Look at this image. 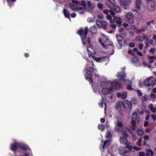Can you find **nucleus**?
I'll list each match as a JSON object with an SVG mask.
<instances>
[{
	"label": "nucleus",
	"instance_id": "37998d69",
	"mask_svg": "<svg viewBox=\"0 0 156 156\" xmlns=\"http://www.w3.org/2000/svg\"><path fill=\"white\" fill-rule=\"evenodd\" d=\"M135 32L137 34H140L141 33H142L141 31V29H136V30H135Z\"/></svg>",
	"mask_w": 156,
	"mask_h": 156
},
{
	"label": "nucleus",
	"instance_id": "4468645a",
	"mask_svg": "<svg viewBox=\"0 0 156 156\" xmlns=\"http://www.w3.org/2000/svg\"><path fill=\"white\" fill-rule=\"evenodd\" d=\"M123 124L122 122L118 121L115 125V129L118 132H121L122 129Z\"/></svg>",
	"mask_w": 156,
	"mask_h": 156
},
{
	"label": "nucleus",
	"instance_id": "bf43d9fd",
	"mask_svg": "<svg viewBox=\"0 0 156 156\" xmlns=\"http://www.w3.org/2000/svg\"><path fill=\"white\" fill-rule=\"evenodd\" d=\"M144 153L142 152H141L139 153V155L140 156H144Z\"/></svg>",
	"mask_w": 156,
	"mask_h": 156
},
{
	"label": "nucleus",
	"instance_id": "58836bf2",
	"mask_svg": "<svg viewBox=\"0 0 156 156\" xmlns=\"http://www.w3.org/2000/svg\"><path fill=\"white\" fill-rule=\"evenodd\" d=\"M95 20L94 19V17H89L87 20V21L90 23L93 22Z\"/></svg>",
	"mask_w": 156,
	"mask_h": 156
},
{
	"label": "nucleus",
	"instance_id": "c85d7f7f",
	"mask_svg": "<svg viewBox=\"0 0 156 156\" xmlns=\"http://www.w3.org/2000/svg\"><path fill=\"white\" fill-rule=\"evenodd\" d=\"M98 128L99 130L103 131L105 129V127L102 124H99L98 126Z\"/></svg>",
	"mask_w": 156,
	"mask_h": 156
},
{
	"label": "nucleus",
	"instance_id": "13d9d810",
	"mask_svg": "<svg viewBox=\"0 0 156 156\" xmlns=\"http://www.w3.org/2000/svg\"><path fill=\"white\" fill-rule=\"evenodd\" d=\"M128 53L129 54H131L132 55H133V52L131 50H129L128 51Z\"/></svg>",
	"mask_w": 156,
	"mask_h": 156
},
{
	"label": "nucleus",
	"instance_id": "b1692460",
	"mask_svg": "<svg viewBox=\"0 0 156 156\" xmlns=\"http://www.w3.org/2000/svg\"><path fill=\"white\" fill-rule=\"evenodd\" d=\"M63 12L65 16L69 19L70 18V13L66 9H64L63 10Z\"/></svg>",
	"mask_w": 156,
	"mask_h": 156
},
{
	"label": "nucleus",
	"instance_id": "0e129e2a",
	"mask_svg": "<svg viewBox=\"0 0 156 156\" xmlns=\"http://www.w3.org/2000/svg\"><path fill=\"white\" fill-rule=\"evenodd\" d=\"M100 121L102 123H104L105 121V119L104 118H101L100 119Z\"/></svg>",
	"mask_w": 156,
	"mask_h": 156
},
{
	"label": "nucleus",
	"instance_id": "f8f14e48",
	"mask_svg": "<svg viewBox=\"0 0 156 156\" xmlns=\"http://www.w3.org/2000/svg\"><path fill=\"white\" fill-rule=\"evenodd\" d=\"M97 25L99 27L103 28L104 29H106V26L108 24V23L104 20L99 21L97 20L96 21Z\"/></svg>",
	"mask_w": 156,
	"mask_h": 156
},
{
	"label": "nucleus",
	"instance_id": "a878e982",
	"mask_svg": "<svg viewBox=\"0 0 156 156\" xmlns=\"http://www.w3.org/2000/svg\"><path fill=\"white\" fill-rule=\"evenodd\" d=\"M80 5L82 6V7H81L80 6H79V8L80 10H81V9H85V8L86 6V2L84 1H82L81 2V4Z\"/></svg>",
	"mask_w": 156,
	"mask_h": 156
},
{
	"label": "nucleus",
	"instance_id": "f03ea898",
	"mask_svg": "<svg viewBox=\"0 0 156 156\" xmlns=\"http://www.w3.org/2000/svg\"><path fill=\"white\" fill-rule=\"evenodd\" d=\"M99 41L104 48H110L112 49V52L110 53L108 52L107 53L108 54L112 55L113 54L114 45L112 42H111L108 37H106L103 34H102L101 38H100Z\"/></svg>",
	"mask_w": 156,
	"mask_h": 156
},
{
	"label": "nucleus",
	"instance_id": "c03bdc74",
	"mask_svg": "<svg viewBox=\"0 0 156 156\" xmlns=\"http://www.w3.org/2000/svg\"><path fill=\"white\" fill-rule=\"evenodd\" d=\"M85 9H81V10H78V11H79V13L80 14H82L84 13L85 11Z\"/></svg>",
	"mask_w": 156,
	"mask_h": 156
},
{
	"label": "nucleus",
	"instance_id": "39448f33",
	"mask_svg": "<svg viewBox=\"0 0 156 156\" xmlns=\"http://www.w3.org/2000/svg\"><path fill=\"white\" fill-rule=\"evenodd\" d=\"M18 148L24 150H27L28 148V147L26 145L17 142L16 141L11 145V149L13 151H16L17 148Z\"/></svg>",
	"mask_w": 156,
	"mask_h": 156
},
{
	"label": "nucleus",
	"instance_id": "69168bd1",
	"mask_svg": "<svg viewBox=\"0 0 156 156\" xmlns=\"http://www.w3.org/2000/svg\"><path fill=\"white\" fill-rule=\"evenodd\" d=\"M144 139L145 140H147L149 139V137L147 135H145L144 136Z\"/></svg>",
	"mask_w": 156,
	"mask_h": 156
},
{
	"label": "nucleus",
	"instance_id": "412c9836",
	"mask_svg": "<svg viewBox=\"0 0 156 156\" xmlns=\"http://www.w3.org/2000/svg\"><path fill=\"white\" fill-rule=\"evenodd\" d=\"M119 154L121 155H124L125 154L127 151H126L125 149L122 147H120L119 148Z\"/></svg>",
	"mask_w": 156,
	"mask_h": 156
},
{
	"label": "nucleus",
	"instance_id": "72a5a7b5",
	"mask_svg": "<svg viewBox=\"0 0 156 156\" xmlns=\"http://www.w3.org/2000/svg\"><path fill=\"white\" fill-rule=\"evenodd\" d=\"M99 105L101 108H103V106L105 107V111L106 109V104L104 103V101H102L99 104Z\"/></svg>",
	"mask_w": 156,
	"mask_h": 156
},
{
	"label": "nucleus",
	"instance_id": "49530a36",
	"mask_svg": "<svg viewBox=\"0 0 156 156\" xmlns=\"http://www.w3.org/2000/svg\"><path fill=\"white\" fill-rule=\"evenodd\" d=\"M110 27H112V28H113L114 29H115L116 28V27L115 25L113 23H111L110 25Z\"/></svg>",
	"mask_w": 156,
	"mask_h": 156
},
{
	"label": "nucleus",
	"instance_id": "393cba45",
	"mask_svg": "<svg viewBox=\"0 0 156 156\" xmlns=\"http://www.w3.org/2000/svg\"><path fill=\"white\" fill-rule=\"evenodd\" d=\"M141 3V0H136L135 6L136 8L137 9H139L140 5Z\"/></svg>",
	"mask_w": 156,
	"mask_h": 156
},
{
	"label": "nucleus",
	"instance_id": "5701e85b",
	"mask_svg": "<svg viewBox=\"0 0 156 156\" xmlns=\"http://www.w3.org/2000/svg\"><path fill=\"white\" fill-rule=\"evenodd\" d=\"M110 140H107L105 141L104 143L103 147H102V151H103V150L104 148H107V147L109 146L110 144Z\"/></svg>",
	"mask_w": 156,
	"mask_h": 156
},
{
	"label": "nucleus",
	"instance_id": "680f3d73",
	"mask_svg": "<svg viewBox=\"0 0 156 156\" xmlns=\"http://www.w3.org/2000/svg\"><path fill=\"white\" fill-rule=\"evenodd\" d=\"M148 122H147L145 121V122L144 124V126L145 127H146L148 126Z\"/></svg>",
	"mask_w": 156,
	"mask_h": 156
},
{
	"label": "nucleus",
	"instance_id": "423d86ee",
	"mask_svg": "<svg viewBox=\"0 0 156 156\" xmlns=\"http://www.w3.org/2000/svg\"><path fill=\"white\" fill-rule=\"evenodd\" d=\"M137 113L136 112H134L132 115V118L131 122V126H130V128L133 131L135 130L136 128L135 120H136L138 123L140 121L139 119L137 117Z\"/></svg>",
	"mask_w": 156,
	"mask_h": 156
},
{
	"label": "nucleus",
	"instance_id": "9b49d317",
	"mask_svg": "<svg viewBox=\"0 0 156 156\" xmlns=\"http://www.w3.org/2000/svg\"><path fill=\"white\" fill-rule=\"evenodd\" d=\"M119 1L123 8L126 9L128 8L131 2V0H119Z\"/></svg>",
	"mask_w": 156,
	"mask_h": 156
},
{
	"label": "nucleus",
	"instance_id": "f704fd0d",
	"mask_svg": "<svg viewBox=\"0 0 156 156\" xmlns=\"http://www.w3.org/2000/svg\"><path fill=\"white\" fill-rule=\"evenodd\" d=\"M131 101L132 103V104H136L138 102V99L136 98H134L131 99Z\"/></svg>",
	"mask_w": 156,
	"mask_h": 156
},
{
	"label": "nucleus",
	"instance_id": "aec40b11",
	"mask_svg": "<svg viewBox=\"0 0 156 156\" xmlns=\"http://www.w3.org/2000/svg\"><path fill=\"white\" fill-rule=\"evenodd\" d=\"M126 147L131 150H132V149L136 151H140L141 150V148H140L136 146H135L133 148L132 146L129 145L126 146Z\"/></svg>",
	"mask_w": 156,
	"mask_h": 156
},
{
	"label": "nucleus",
	"instance_id": "864d4df0",
	"mask_svg": "<svg viewBox=\"0 0 156 156\" xmlns=\"http://www.w3.org/2000/svg\"><path fill=\"white\" fill-rule=\"evenodd\" d=\"M136 92L137 93L138 95L139 96H141L142 95V93H141L140 91L139 90H137Z\"/></svg>",
	"mask_w": 156,
	"mask_h": 156
},
{
	"label": "nucleus",
	"instance_id": "6e6552de",
	"mask_svg": "<svg viewBox=\"0 0 156 156\" xmlns=\"http://www.w3.org/2000/svg\"><path fill=\"white\" fill-rule=\"evenodd\" d=\"M94 69L91 68H88L86 69V79L90 83L93 82L92 74Z\"/></svg>",
	"mask_w": 156,
	"mask_h": 156
},
{
	"label": "nucleus",
	"instance_id": "7ed1b4c3",
	"mask_svg": "<svg viewBox=\"0 0 156 156\" xmlns=\"http://www.w3.org/2000/svg\"><path fill=\"white\" fill-rule=\"evenodd\" d=\"M100 84L102 89L104 88L107 87L109 84L113 88H116V89H119L120 87V84L117 83L115 81H114L112 82L110 81H108L107 82L101 81L100 83Z\"/></svg>",
	"mask_w": 156,
	"mask_h": 156
},
{
	"label": "nucleus",
	"instance_id": "7c9ffc66",
	"mask_svg": "<svg viewBox=\"0 0 156 156\" xmlns=\"http://www.w3.org/2000/svg\"><path fill=\"white\" fill-rule=\"evenodd\" d=\"M87 5L88 7L91 9L94 8V5L92 4L90 1H88L87 2Z\"/></svg>",
	"mask_w": 156,
	"mask_h": 156
},
{
	"label": "nucleus",
	"instance_id": "a18cd8bd",
	"mask_svg": "<svg viewBox=\"0 0 156 156\" xmlns=\"http://www.w3.org/2000/svg\"><path fill=\"white\" fill-rule=\"evenodd\" d=\"M149 52L150 53L154 54L155 52V49L154 48H151L150 49L149 51Z\"/></svg>",
	"mask_w": 156,
	"mask_h": 156
},
{
	"label": "nucleus",
	"instance_id": "774afa93",
	"mask_svg": "<svg viewBox=\"0 0 156 156\" xmlns=\"http://www.w3.org/2000/svg\"><path fill=\"white\" fill-rule=\"evenodd\" d=\"M109 12H110L112 16H114L115 15L114 13V12H113V11L112 10H109Z\"/></svg>",
	"mask_w": 156,
	"mask_h": 156
},
{
	"label": "nucleus",
	"instance_id": "f257e3e1",
	"mask_svg": "<svg viewBox=\"0 0 156 156\" xmlns=\"http://www.w3.org/2000/svg\"><path fill=\"white\" fill-rule=\"evenodd\" d=\"M88 30V28L86 27L84 30L80 29L78 32V34L81 37L83 45L84 46L86 45L88 46L87 48L88 53L86 55L85 54V56L83 55L84 58L87 59H89V57L90 58H91L97 62H102L106 60H108V58L107 56L96 57L91 55V54H94L95 51L91 48V45L90 43V40H87L86 38V36Z\"/></svg>",
	"mask_w": 156,
	"mask_h": 156
},
{
	"label": "nucleus",
	"instance_id": "2f4dec72",
	"mask_svg": "<svg viewBox=\"0 0 156 156\" xmlns=\"http://www.w3.org/2000/svg\"><path fill=\"white\" fill-rule=\"evenodd\" d=\"M114 10L116 12H119L120 10V8L117 5H114L113 6Z\"/></svg>",
	"mask_w": 156,
	"mask_h": 156
},
{
	"label": "nucleus",
	"instance_id": "5fc2aeb1",
	"mask_svg": "<svg viewBox=\"0 0 156 156\" xmlns=\"http://www.w3.org/2000/svg\"><path fill=\"white\" fill-rule=\"evenodd\" d=\"M107 18L110 21L112 20V17L110 15H107Z\"/></svg>",
	"mask_w": 156,
	"mask_h": 156
},
{
	"label": "nucleus",
	"instance_id": "cd10ccee",
	"mask_svg": "<svg viewBox=\"0 0 156 156\" xmlns=\"http://www.w3.org/2000/svg\"><path fill=\"white\" fill-rule=\"evenodd\" d=\"M156 57L155 55L148 57V59H149V62L150 63H153Z\"/></svg>",
	"mask_w": 156,
	"mask_h": 156
},
{
	"label": "nucleus",
	"instance_id": "6e6d98bb",
	"mask_svg": "<svg viewBox=\"0 0 156 156\" xmlns=\"http://www.w3.org/2000/svg\"><path fill=\"white\" fill-rule=\"evenodd\" d=\"M103 12L105 14H108L109 13V11L108 10L106 9Z\"/></svg>",
	"mask_w": 156,
	"mask_h": 156
},
{
	"label": "nucleus",
	"instance_id": "338daca9",
	"mask_svg": "<svg viewBox=\"0 0 156 156\" xmlns=\"http://www.w3.org/2000/svg\"><path fill=\"white\" fill-rule=\"evenodd\" d=\"M117 96L118 97H121L122 98V94L120 93H117Z\"/></svg>",
	"mask_w": 156,
	"mask_h": 156
},
{
	"label": "nucleus",
	"instance_id": "052dcab7",
	"mask_svg": "<svg viewBox=\"0 0 156 156\" xmlns=\"http://www.w3.org/2000/svg\"><path fill=\"white\" fill-rule=\"evenodd\" d=\"M76 14L75 13H73L71 14V16L72 17L74 18L76 16Z\"/></svg>",
	"mask_w": 156,
	"mask_h": 156
},
{
	"label": "nucleus",
	"instance_id": "4c0bfd02",
	"mask_svg": "<svg viewBox=\"0 0 156 156\" xmlns=\"http://www.w3.org/2000/svg\"><path fill=\"white\" fill-rule=\"evenodd\" d=\"M132 62L134 63H137L138 61V59L136 57H134L132 58Z\"/></svg>",
	"mask_w": 156,
	"mask_h": 156
},
{
	"label": "nucleus",
	"instance_id": "3c124183",
	"mask_svg": "<svg viewBox=\"0 0 156 156\" xmlns=\"http://www.w3.org/2000/svg\"><path fill=\"white\" fill-rule=\"evenodd\" d=\"M151 117L153 119V121H155L156 119V116L155 114H152L151 115Z\"/></svg>",
	"mask_w": 156,
	"mask_h": 156
},
{
	"label": "nucleus",
	"instance_id": "603ef678",
	"mask_svg": "<svg viewBox=\"0 0 156 156\" xmlns=\"http://www.w3.org/2000/svg\"><path fill=\"white\" fill-rule=\"evenodd\" d=\"M151 96L152 98H154L155 97V95L154 94V92H152L151 94Z\"/></svg>",
	"mask_w": 156,
	"mask_h": 156
},
{
	"label": "nucleus",
	"instance_id": "20e7f679",
	"mask_svg": "<svg viewBox=\"0 0 156 156\" xmlns=\"http://www.w3.org/2000/svg\"><path fill=\"white\" fill-rule=\"evenodd\" d=\"M118 75L116 76L118 77H119L120 80H122L125 83L127 84V88L128 90H134V89L132 87V83L127 80H126L125 79L126 75L124 72L122 73L118 72Z\"/></svg>",
	"mask_w": 156,
	"mask_h": 156
},
{
	"label": "nucleus",
	"instance_id": "8fccbe9b",
	"mask_svg": "<svg viewBox=\"0 0 156 156\" xmlns=\"http://www.w3.org/2000/svg\"><path fill=\"white\" fill-rule=\"evenodd\" d=\"M144 44L142 43H140L139 45V47L140 50H142L143 48Z\"/></svg>",
	"mask_w": 156,
	"mask_h": 156
},
{
	"label": "nucleus",
	"instance_id": "473e14b6",
	"mask_svg": "<svg viewBox=\"0 0 156 156\" xmlns=\"http://www.w3.org/2000/svg\"><path fill=\"white\" fill-rule=\"evenodd\" d=\"M153 105L152 104H150L149 105V107L151 111L153 112H155L156 110L155 108H153Z\"/></svg>",
	"mask_w": 156,
	"mask_h": 156
},
{
	"label": "nucleus",
	"instance_id": "c756f323",
	"mask_svg": "<svg viewBox=\"0 0 156 156\" xmlns=\"http://www.w3.org/2000/svg\"><path fill=\"white\" fill-rule=\"evenodd\" d=\"M147 153L146 154V155L147 156H153L154 154V153L153 151L151 150H147Z\"/></svg>",
	"mask_w": 156,
	"mask_h": 156
},
{
	"label": "nucleus",
	"instance_id": "a211bd4d",
	"mask_svg": "<svg viewBox=\"0 0 156 156\" xmlns=\"http://www.w3.org/2000/svg\"><path fill=\"white\" fill-rule=\"evenodd\" d=\"M114 20L115 21L117 24L119 25L121 24L122 23V20L119 17L114 16L113 17Z\"/></svg>",
	"mask_w": 156,
	"mask_h": 156
},
{
	"label": "nucleus",
	"instance_id": "0eeeda50",
	"mask_svg": "<svg viewBox=\"0 0 156 156\" xmlns=\"http://www.w3.org/2000/svg\"><path fill=\"white\" fill-rule=\"evenodd\" d=\"M144 84L147 87L154 85V78L153 76H151L145 79L143 81Z\"/></svg>",
	"mask_w": 156,
	"mask_h": 156
},
{
	"label": "nucleus",
	"instance_id": "bb28decb",
	"mask_svg": "<svg viewBox=\"0 0 156 156\" xmlns=\"http://www.w3.org/2000/svg\"><path fill=\"white\" fill-rule=\"evenodd\" d=\"M112 129H109L107 132L106 137L107 138H110L112 137Z\"/></svg>",
	"mask_w": 156,
	"mask_h": 156
},
{
	"label": "nucleus",
	"instance_id": "c9c22d12",
	"mask_svg": "<svg viewBox=\"0 0 156 156\" xmlns=\"http://www.w3.org/2000/svg\"><path fill=\"white\" fill-rule=\"evenodd\" d=\"M136 132L137 135L139 136L142 135L143 133V131L142 130L140 129L137 130Z\"/></svg>",
	"mask_w": 156,
	"mask_h": 156
},
{
	"label": "nucleus",
	"instance_id": "9d476101",
	"mask_svg": "<svg viewBox=\"0 0 156 156\" xmlns=\"http://www.w3.org/2000/svg\"><path fill=\"white\" fill-rule=\"evenodd\" d=\"M133 16L134 15L130 12L126 13L125 16L126 22L130 23H133Z\"/></svg>",
	"mask_w": 156,
	"mask_h": 156
},
{
	"label": "nucleus",
	"instance_id": "de8ad7c7",
	"mask_svg": "<svg viewBox=\"0 0 156 156\" xmlns=\"http://www.w3.org/2000/svg\"><path fill=\"white\" fill-rule=\"evenodd\" d=\"M129 28L135 30L136 27L133 25H131L130 26V27H129Z\"/></svg>",
	"mask_w": 156,
	"mask_h": 156
},
{
	"label": "nucleus",
	"instance_id": "6ab92c4d",
	"mask_svg": "<svg viewBox=\"0 0 156 156\" xmlns=\"http://www.w3.org/2000/svg\"><path fill=\"white\" fill-rule=\"evenodd\" d=\"M132 103L131 102V101H125L124 103H122V105H123V107L125 108H126V107L124 106V105H127L128 108L130 109L131 108H132Z\"/></svg>",
	"mask_w": 156,
	"mask_h": 156
},
{
	"label": "nucleus",
	"instance_id": "f3484780",
	"mask_svg": "<svg viewBox=\"0 0 156 156\" xmlns=\"http://www.w3.org/2000/svg\"><path fill=\"white\" fill-rule=\"evenodd\" d=\"M69 8L73 11L80 10L79 8L77 5L73 3H71L69 5Z\"/></svg>",
	"mask_w": 156,
	"mask_h": 156
},
{
	"label": "nucleus",
	"instance_id": "2eb2a0df",
	"mask_svg": "<svg viewBox=\"0 0 156 156\" xmlns=\"http://www.w3.org/2000/svg\"><path fill=\"white\" fill-rule=\"evenodd\" d=\"M122 134L123 137H121L120 138V141L121 143L123 144H126L128 143V141L126 139V137H128V135L125 132H122Z\"/></svg>",
	"mask_w": 156,
	"mask_h": 156
},
{
	"label": "nucleus",
	"instance_id": "4d7b16f0",
	"mask_svg": "<svg viewBox=\"0 0 156 156\" xmlns=\"http://www.w3.org/2000/svg\"><path fill=\"white\" fill-rule=\"evenodd\" d=\"M109 2H110L112 4H113L115 3V1L114 0H108Z\"/></svg>",
	"mask_w": 156,
	"mask_h": 156
},
{
	"label": "nucleus",
	"instance_id": "1a4fd4ad",
	"mask_svg": "<svg viewBox=\"0 0 156 156\" xmlns=\"http://www.w3.org/2000/svg\"><path fill=\"white\" fill-rule=\"evenodd\" d=\"M148 2L147 3V10L152 12L155 9V2L153 1L148 0Z\"/></svg>",
	"mask_w": 156,
	"mask_h": 156
},
{
	"label": "nucleus",
	"instance_id": "a19ab883",
	"mask_svg": "<svg viewBox=\"0 0 156 156\" xmlns=\"http://www.w3.org/2000/svg\"><path fill=\"white\" fill-rule=\"evenodd\" d=\"M141 138H140L138 139L137 142H136V144L139 147H141Z\"/></svg>",
	"mask_w": 156,
	"mask_h": 156
},
{
	"label": "nucleus",
	"instance_id": "09e8293b",
	"mask_svg": "<svg viewBox=\"0 0 156 156\" xmlns=\"http://www.w3.org/2000/svg\"><path fill=\"white\" fill-rule=\"evenodd\" d=\"M98 6L99 9H101L103 8V5L101 3H99L98 4Z\"/></svg>",
	"mask_w": 156,
	"mask_h": 156
},
{
	"label": "nucleus",
	"instance_id": "79ce46f5",
	"mask_svg": "<svg viewBox=\"0 0 156 156\" xmlns=\"http://www.w3.org/2000/svg\"><path fill=\"white\" fill-rule=\"evenodd\" d=\"M98 18L100 19H102L103 18V15L102 13L99 12L98 15Z\"/></svg>",
	"mask_w": 156,
	"mask_h": 156
},
{
	"label": "nucleus",
	"instance_id": "e2e57ef3",
	"mask_svg": "<svg viewBox=\"0 0 156 156\" xmlns=\"http://www.w3.org/2000/svg\"><path fill=\"white\" fill-rule=\"evenodd\" d=\"M129 46L131 47H133L135 46V44L133 43H131L130 44Z\"/></svg>",
	"mask_w": 156,
	"mask_h": 156
},
{
	"label": "nucleus",
	"instance_id": "ea45409f",
	"mask_svg": "<svg viewBox=\"0 0 156 156\" xmlns=\"http://www.w3.org/2000/svg\"><path fill=\"white\" fill-rule=\"evenodd\" d=\"M127 93L126 92H124L122 94V99L125 98L127 96Z\"/></svg>",
	"mask_w": 156,
	"mask_h": 156
},
{
	"label": "nucleus",
	"instance_id": "4be33fe9",
	"mask_svg": "<svg viewBox=\"0 0 156 156\" xmlns=\"http://www.w3.org/2000/svg\"><path fill=\"white\" fill-rule=\"evenodd\" d=\"M105 98L106 100L109 102H112L113 101L112 100V95L111 93L106 95Z\"/></svg>",
	"mask_w": 156,
	"mask_h": 156
},
{
	"label": "nucleus",
	"instance_id": "e433bc0d",
	"mask_svg": "<svg viewBox=\"0 0 156 156\" xmlns=\"http://www.w3.org/2000/svg\"><path fill=\"white\" fill-rule=\"evenodd\" d=\"M90 30L92 32L95 33L96 32L97 29L95 26H93L90 28Z\"/></svg>",
	"mask_w": 156,
	"mask_h": 156
},
{
	"label": "nucleus",
	"instance_id": "ddd939ff",
	"mask_svg": "<svg viewBox=\"0 0 156 156\" xmlns=\"http://www.w3.org/2000/svg\"><path fill=\"white\" fill-rule=\"evenodd\" d=\"M113 89L115 88H113L111 86V87L109 86L108 88L106 87L102 89V92L103 94L105 95L108 94H110L113 90ZM115 89H116L115 88Z\"/></svg>",
	"mask_w": 156,
	"mask_h": 156
},
{
	"label": "nucleus",
	"instance_id": "dca6fc26",
	"mask_svg": "<svg viewBox=\"0 0 156 156\" xmlns=\"http://www.w3.org/2000/svg\"><path fill=\"white\" fill-rule=\"evenodd\" d=\"M117 41L119 44L121 46L125 44V41L124 38L120 35L116 36Z\"/></svg>",
	"mask_w": 156,
	"mask_h": 156
}]
</instances>
